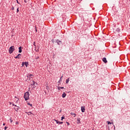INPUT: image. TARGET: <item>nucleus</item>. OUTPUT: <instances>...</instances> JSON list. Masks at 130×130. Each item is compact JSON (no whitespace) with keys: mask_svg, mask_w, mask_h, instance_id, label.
I'll return each instance as SVG.
<instances>
[{"mask_svg":"<svg viewBox=\"0 0 130 130\" xmlns=\"http://www.w3.org/2000/svg\"><path fill=\"white\" fill-rule=\"evenodd\" d=\"M29 96H30V93L28 91H26L24 95V98L25 100V101H27V100H29Z\"/></svg>","mask_w":130,"mask_h":130,"instance_id":"obj_1","label":"nucleus"},{"mask_svg":"<svg viewBox=\"0 0 130 130\" xmlns=\"http://www.w3.org/2000/svg\"><path fill=\"white\" fill-rule=\"evenodd\" d=\"M14 51H15V46H12L9 49V52L10 54H12Z\"/></svg>","mask_w":130,"mask_h":130,"instance_id":"obj_2","label":"nucleus"},{"mask_svg":"<svg viewBox=\"0 0 130 130\" xmlns=\"http://www.w3.org/2000/svg\"><path fill=\"white\" fill-rule=\"evenodd\" d=\"M55 42L58 45H60V44H61L62 43V42H61V41L58 40V39H57L56 41H55Z\"/></svg>","mask_w":130,"mask_h":130,"instance_id":"obj_3","label":"nucleus"},{"mask_svg":"<svg viewBox=\"0 0 130 130\" xmlns=\"http://www.w3.org/2000/svg\"><path fill=\"white\" fill-rule=\"evenodd\" d=\"M18 49H19L18 52H19V53H21L22 52V49H23V47H22L21 46H20V47H19L18 48Z\"/></svg>","mask_w":130,"mask_h":130,"instance_id":"obj_4","label":"nucleus"},{"mask_svg":"<svg viewBox=\"0 0 130 130\" xmlns=\"http://www.w3.org/2000/svg\"><path fill=\"white\" fill-rule=\"evenodd\" d=\"M85 110H86V109L85 108V106H82L81 107L82 112H85Z\"/></svg>","mask_w":130,"mask_h":130,"instance_id":"obj_5","label":"nucleus"},{"mask_svg":"<svg viewBox=\"0 0 130 130\" xmlns=\"http://www.w3.org/2000/svg\"><path fill=\"white\" fill-rule=\"evenodd\" d=\"M102 60L105 63H107V59L105 57L103 58Z\"/></svg>","mask_w":130,"mask_h":130,"instance_id":"obj_6","label":"nucleus"},{"mask_svg":"<svg viewBox=\"0 0 130 130\" xmlns=\"http://www.w3.org/2000/svg\"><path fill=\"white\" fill-rule=\"evenodd\" d=\"M21 54H18L16 57H15V58H21Z\"/></svg>","mask_w":130,"mask_h":130,"instance_id":"obj_7","label":"nucleus"},{"mask_svg":"<svg viewBox=\"0 0 130 130\" xmlns=\"http://www.w3.org/2000/svg\"><path fill=\"white\" fill-rule=\"evenodd\" d=\"M77 120L78 121L77 122V124H80V123H81V122L80 121L81 120V118H77Z\"/></svg>","mask_w":130,"mask_h":130,"instance_id":"obj_8","label":"nucleus"},{"mask_svg":"<svg viewBox=\"0 0 130 130\" xmlns=\"http://www.w3.org/2000/svg\"><path fill=\"white\" fill-rule=\"evenodd\" d=\"M24 66L27 68L29 66V63L28 62H24Z\"/></svg>","mask_w":130,"mask_h":130,"instance_id":"obj_9","label":"nucleus"},{"mask_svg":"<svg viewBox=\"0 0 130 130\" xmlns=\"http://www.w3.org/2000/svg\"><path fill=\"white\" fill-rule=\"evenodd\" d=\"M66 96H67V94L64 92V93L62 94V98H66Z\"/></svg>","mask_w":130,"mask_h":130,"instance_id":"obj_10","label":"nucleus"},{"mask_svg":"<svg viewBox=\"0 0 130 130\" xmlns=\"http://www.w3.org/2000/svg\"><path fill=\"white\" fill-rule=\"evenodd\" d=\"M33 75H31V74H29V76H27V78H29V79L30 78H33Z\"/></svg>","mask_w":130,"mask_h":130,"instance_id":"obj_11","label":"nucleus"},{"mask_svg":"<svg viewBox=\"0 0 130 130\" xmlns=\"http://www.w3.org/2000/svg\"><path fill=\"white\" fill-rule=\"evenodd\" d=\"M71 115H72V116H74V117H76V114L74 113H71Z\"/></svg>","mask_w":130,"mask_h":130,"instance_id":"obj_12","label":"nucleus"},{"mask_svg":"<svg viewBox=\"0 0 130 130\" xmlns=\"http://www.w3.org/2000/svg\"><path fill=\"white\" fill-rule=\"evenodd\" d=\"M69 82H70V78H68L66 80V83L69 84Z\"/></svg>","mask_w":130,"mask_h":130,"instance_id":"obj_13","label":"nucleus"},{"mask_svg":"<svg viewBox=\"0 0 130 130\" xmlns=\"http://www.w3.org/2000/svg\"><path fill=\"white\" fill-rule=\"evenodd\" d=\"M26 113H27V114H28V115H30V114H33V113H32V112H27ZM29 113L30 114H29Z\"/></svg>","mask_w":130,"mask_h":130,"instance_id":"obj_14","label":"nucleus"},{"mask_svg":"<svg viewBox=\"0 0 130 130\" xmlns=\"http://www.w3.org/2000/svg\"><path fill=\"white\" fill-rule=\"evenodd\" d=\"M116 31H117V32H120V29L118 28L116 29Z\"/></svg>","mask_w":130,"mask_h":130,"instance_id":"obj_15","label":"nucleus"},{"mask_svg":"<svg viewBox=\"0 0 130 130\" xmlns=\"http://www.w3.org/2000/svg\"><path fill=\"white\" fill-rule=\"evenodd\" d=\"M21 68H22V67H24V66H25V64H24V62H22V64H21Z\"/></svg>","mask_w":130,"mask_h":130,"instance_id":"obj_16","label":"nucleus"},{"mask_svg":"<svg viewBox=\"0 0 130 130\" xmlns=\"http://www.w3.org/2000/svg\"><path fill=\"white\" fill-rule=\"evenodd\" d=\"M55 121H56V123L58 124L59 123V121H58L57 120L54 119Z\"/></svg>","mask_w":130,"mask_h":130,"instance_id":"obj_17","label":"nucleus"},{"mask_svg":"<svg viewBox=\"0 0 130 130\" xmlns=\"http://www.w3.org/2000/svg\"><path fill=\"white\" fill-rule=\"evenodd\" d=\"M112 123H113V122H111L110 121H108V124H112Z\"/></svg>","mask_w":130,"mask_h":130,"instance_id":"obj_18","label":"nucleus"},{"mask_svg":"<svg viewBox=\"0 0 130 130\" xmlns=\"http://www.w3.org/2000/svg\"><path fill=\"white\" fill-rule=\"evenodd\" d=\"M32 86H35V82L33 81V83L31 84Z\"/></svg>","mask_w":130,"mask_h":130,"instance_id":"obj_19","label":"nucleus"},{"mask_svg":"<svg viewBox=\"0 0 130 130\" xmlns=\"http://www.w3.org/2000/svg\"><path fill=\"white\" fill-rule=\"evenodd\" d=\"M64 117H63V116H62V117H61V120H63V119H64Z\"/></svg>","mask_w":130,"mask_h":130,"instance_id":"obj_20","label":"nucleus"},{"mask_svg":"<svg viewBox=\"0 0 130 130\" xmlns=\"http://www.w3.org/2000/svg\"><path fill=\"white\" fill-rule=\"evenodd\" d=\"M62 123H63V122L59 121V123H58L59 124H62Z\"/></svg>","mask_w":130,"mask_h":130,"instance_id":"obj_21","label":"nucleus"},{"mask_svg":"<svg viewBox=\"0 0 130 130\" xmlns=\"http://www.w3.org/2000/svg\"><path fill=\"white\" fill-rule=\"evenodd\" d=\"M27 105H29V106H32V104H30L29 103H27Z\"/></svg>","mask_w":130,"mask_h":130,"instance_id":"obj_22","label":"nucleus"},{"mask_svg":"<svg viewBox=\"0 0 130 130\" xmlns=\"http://www.w3.org/2000/svg\"><path fill=\"white\" fill-rule=\"evenodd\" d=\"M57 89H58V90H59V91H60V89H61V88H60V87H59V86L58 87H57Z\"/></svg>","mask_w":130,"mask_h":130,"instance_id":"obj_23","label":"nucleus"},{"mask_svg":"<svg viewBox=\"0 0 130 130\" xmlns=\"http://www.w3.org/2000/svg\"><path fill=\"white\" fill-rule=\"evenodd\" d=\"M10 122H13V120H12V118L10 119Z\"/></svg>","mask_w":130,"mask_h":130,"instance_id":"obj_24","label":"nucleus"},{"mask_svg":"<svg viewBox=\"0 0 130 130\" xmlns=\"http://www.w3.org/2000/svg\"><path fill=\"white\" fill-rule=\"evenodd\" d=\"M36 59L37 60V59H39V56H37L36 57Z\"/></svg>","mask_w":130,"mask_h":130,"instance_id":"obj_25","label":"nucleus"},{"mask_svg":"<svg viewBox=\"0 0 130 130\" xmlns=\"http://www.w3.org/2000/svg\"><path fill=\"white\" fill-rule=\"evenodd\" d=\"M62 80H61V78H60L59 81H58V83H60V82H61Z\"/></svg>","mask_w":130,"mask_h":130,"instance_id":"obj_26","label":"nucleus"},{"mask_svg":"<svg viewBox=\"0 0 130 130\" xmlns=\"http://www.w3.org/2000/svg\"><path fill=\"white\" fill-rule=\"evenodd\" d=\"M66 123L67 124V125H70V123L69 122H66Z\"/></svg>","mask_w":130,"mask_h":130,"instance_id":"obj_27","label":"nucleus"},{"mask_svg":"<svg viewBox=\"0 0 130 130\" xmlns=\"http://www.w3.org/2000/svg\"><path fill=\"white\" fill-rule=\"evenodd\" d=\"M12 11H14L15 10V8H14V6L12 7Z\"/></svg>","mask_w":130,"mask_h":130,"instance_id":"obj_28","label":"nucleus"},{"mask_svg":"<svg viewBox=\"0 0 130 130\" xmlns=\"http://www.w3.org/2000/svg\"><path fill=\"white\" fill-rule=\"evenodd\" d=\"M7 128H8V127H7V126H5V127H4V129H5V130H7Z\"/></svg>","mask_w":130,"mask_h":130,"instance_id":"obj_29","label":"nucleus"},{"mask_svg":"<svg viewBox=\"0 0 130 130\" xmlns=\"http://www.w3.org/2000/svg\"><path fill=\"white\" fill-rule=\"evenodd\" d=\"M17 13H19V8H18L17 9Z\"/></svg>","mask_w":130,"mask_h":130,"instance_id":"obj_30","label":"nucleus"},{"mask_svg":"<svg viewBox=\"0 0 130 130\" xmlns=\"http://www.w3.org/2000/svg\"><path fill=\"white\" fill-rule=\"evenodd\" d=\"M36 51H37V52H39V49H38L37 50H36Z\"/></svg>","mask_w":130,"mask_h":130,"instance_id":"obj_31","label":"nucleus"},{"mask_svg":"<svg viewBox=\"0 0 130 130\" xmlns=\"http://www.w3.org/2000/svg\"><path fill=\"white\" fill-rule=\"evenodd\" d=\"M52 43H54V42H55V41H54V40H52Z\"/></svg>","mask_w":130,"mask_h":130,"instance_id":"obj_32","label":"nucleus"},{"mask_svg":"<svg viewBox=\"0 0 130 130\" xmlns=\"http://www.w3.org/2000/svg\"><path fill=\"white\" fill-rule=\"evenodd\" d=\"M15 123L16 124H19V122L18 121H16Z\"/></svg>","mask_w":130,"mask_h":130,"instance_id":"obj_33","label":"nucleus"},{"mask_svg":"<svg viewBox=\"0 0 130 130\" xmlns=\"http://www.w3.org/2000/svg\"><path fill=\"white\" fill-rule=\"evenodd\" d=\"M34 46L36 47V45H35V42H34Z\"/></svg>","mask_w":130,"mask_h":130,"instance_id":"obj_34","label":"nucleus"},{"mask_svg":"<svg viewBox=\"0 0 130 130\" xmlns=\"http://www.w3.org/2000/svg\"><path fill=\"white\" fill-rule=\"evenodd\" d=\"M12 105H13V106H16L17 107V105H15L14 104H13Z\"/></svg>","mask_w":130,"mask_h":130,"instance_id":"obj_35","label":"nucleus"},{"mask_svg":"<svg viewBox=\"0 0 130 130\" xmlns=\"http://www.w3.org/2000/svg\"><path fill=\"white\" fill-rule=\"evenodd\" d=\"M16 2L17 3V4H20V3H19V1L18 0H16Z\"/></svg>","mask_w":130,"mask_h":130,"instance_id":"obj_36","label":"nucleus"},{"mask_svg":"<svg viewBox=\"0 0 130 130\" xmlns=\"http://www.w3.org/2000/svg\"><path fill=\"white\" fill-rule=\"evenodd\" d=\"M60 88H61V89H64V87H60Z\"/></svg>","mask_w":130,"mask_h":130,"instance_id":"obj_37","label":"nucleus"},{"mask_svg":"<svg viewBox=\"0 0 130 130\" xmlns=\"http://www.w3.org/2000/svg\"><path fill=\"white\" fill-rule=\"evenodd\" d=\"M16 111H18L19 110V108H17V109H15Z\"/></svg>","mask_w":130,"mask_h":130,"instance_id":"obj_38","label":"nucleus"},{"mask_svg":"<svg viewBox=\"0 0 130 130\" xmlns=\"http://www.w3.org/2000/svg\"><path fill=\"white\" fill-rule=\"evenodd\" d=\"M24 3H27V1L26 0H24Z\"/></svg>","mask_w":130,"mask_h":130,"instance_id":"obj_39","label":"nucleus"},{"mask_svg":"<svg viewBox=\"0 0 130 130\" xmlns=\"http://www.w3.org/2000/svg\"><path fill=\"white\" fill-rule=\"evenodd\" d=\"M3 125H6V123H4Z\"/></svg>","mask_w":130,"mask_h":130,"instance_id":"obj_40","label":"nucleus"},{"mask_svg":"<svg viewBox=\"0 0 130 130\" xmlns=\"http://www.w3.org/2000/svg\"><path fill=\"white\" fill-rule=\"evenodd\" d=\"M63 76H62L60 79H62Z\"/></svg>","mask_w":130,"mask_h":130,"instance_id":"obj_41","label":"nucleus"},{"mask_svg":"<svg viewBox=\"0 0 130 130\" xmlns=\"http://www.w3.org/2000/svg\"><path fill=\"white\" fill-rule=\"evenodd\" d=\"M114 129H115V126L114 125Z\"/></svg>","mask_w":130,"mask_h":130,"instance_id":"obj_42","label":"nucleus"},{"mask_svg":"<svg viewBox=\"0 0 130 130\" xmlns=\"http://www.w3.org/2000/svg\"><path fill=\"white\" fill-rule=\"evenodd\" d=\"M36 32H37V29H36Z\"/></svg>","mask_w":130,"mask_h":130,"instance_id":"obj_43","label":"nucleus"},{"mask_svg":"<svg viewBox=\"0 0 130 130\" xmlns=\"http://www.w3.org/2000/svg\"><path fill=\"white\" fill-rule=\"evenodd\" d=\"M34 88H35V87H32V89H34Z\"/></svg>","mask_w":130,"mask_h":130,"instance_id":"obj_44","label":"nucleus"},{"mask_svg":"<svg viewBox=\"0 0 130 130\" xmlns=\"http://www.w3.org/2000/svg\"><path fill=\"white\" fill-rule=\"evenodd\" d=\"M36 85H37V83L36 82Z\"/></svg>","mask_w":130,"mask_h":130,"instance_id":"obj_45","label":"nucleus"},{"mask_svg":"<svg viewBox=\"0 0 130 130\" xmlns=\"http://www.w3.org/2000/svg\"><path fill=\"white\" fill-rule=\"evenodd\" d=\"M92 130H94V129H92Z\"/></svg>","mask_w":130,"mask_h":130,"instance_id":"obj_46","label":"nucleus"}]
</instances>
